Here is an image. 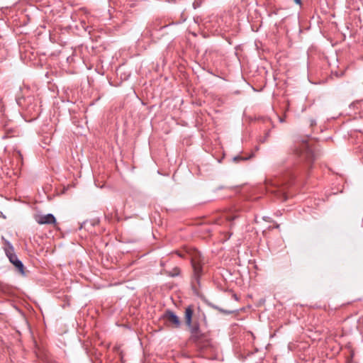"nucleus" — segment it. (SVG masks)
<instances>
[{"label": "nucleus", "instance_id": "39448f33", "mask_svg": "<svg viewBox=\"0 0 363 363\" xmlns=\"http://www.w3.org/2000/svg\"><path fill=\"white\" fill-rule=\"evenodd\" d=\"M163 318L169 324L172 325L175 328H180L182 325L179 318L170 310L165 311Z\"/></svg>", "mask_w": 363, "mask_h": 363}, {"label": "nucleus", "instance_id": "6e6552de", "mask_svg": "<svg viewBox=\"0 0 363 363\" xmlns=\"http://www.w3.org/2000/svg\"><path fill=\"white\" fill-rule=\"evenodd\" d=\"M308 123H309L310 127H311V128L315 127L317 124L316 121L313 118L309 119Z\"/></svg>", "mask_w": 363, "mask_h": 363}, {"label": "nucleus", "instance_id": "9d476101", "mask_svg": "<svg viewBox=\"0 0 363 363\" xmlns=\"http://www.w3.org/2000/svg\"><path fill=\"white\" fill-rule=\"evenodd\" d=\"M294 2L298 5H301V0H294Z\"/></svg>", "mask_w": 363, "mask_h": 363}, {"label": "nucleus", "instance_id": "1a4fd4ad", "mask_svg": "<svg viewBox=\"0 0 363 363\" xmlns=\"http://www.w3.org/2000/svg\"><path fill=\"white\" fill-rule=\"evenodd\" d=\"M248 158L247 157H242L240 156H236L233 158L234 161H240V160H247Z\"/></svg>", "mask_w": 363, "mask_h": 363}, {"label": "nucleus", "instance_id": "2eb2a0df", "mask_svg": "<svg viewBox=\"0 0 363 363\" xmlns=\"http://www.w3.org/2000/svg\"><path fill=\"white\" fill-rule=\"evenodd\" d=\"M362 107H363V104H362Z\"/></svg>", "mask_w": 363, "mask_h": 363}, {"label": "nucleus", "instance_id": "7ed1b4c3", "mask_svg": "<svg viewBox=\"0 0 363 363\" xmlns=\"http://www.w3.org/2000/svg\"><path fill=\"white\" fill-rule=\"evenodd\" d=\"M2 240L5 245V246L4 247L5 254L6 257L9 258L10 262L13 264L18 272L21 276L26 277L27 274L25 270V267L23 262L17 257V255L14 252L13 246L9 240H6L4 237H2Z\"/></svg>", "mask_w": 363, "mask_h": 363}, {"label": "nucleus", "instance_id": "ddd939ff", "mask_svg": "<svg viewBox=\"0 0 363 363\" xmlns=\"http://www.w3.org/2000/svg\"><path fill=\"white\" fill-rule=\"evenodd\" d=\"M269 135V132H268L267 134H266V138H267Z\"/></svg>", "mask_w": 363, "mask_h": 363}, {"label": "nucleus", "instance_id": "f257e3e1", "mask_svg": "<svg viewBox=\"0 0 363 363\" xmlns=\"http://www.w3.org/2000/svg\"><path fill=\"white\" fill-rule=\"evenodd\" d=\"M317 155L308 144L303 143L299 148H294L289 156L291 160L286 167V173L282 177H276L266 184L267 191L281 201L288 198L286 189L296 176L311 168Z\"/></svg>", "mask_w": 363, "mask_h": 363}, {"label": "nucleus", "instance_id": "20e7f679", "mask_svg": "<svg viewBox=\"0 0 363 363\" xmlns=\"http://www.w3.org/2000/svg\"><path fill=\"white\" fill-rule=\"evenodd\" d=\"M191 262L194 272V277L195 280L199 282L203 274V265L204 262L201 255L196 254L191 258Z\"/></svg>", "mask_w": 363, "mask_h": 363}, {"label": "nucleus", "instance_id": "9b49d317", "mask_svg": "<svg viewBox=\"0 0 363 363\" xmlns=\"http://www.w3.org/2000/svg\"><path fill=\"white\" fill-rule=\"evenodd\" d=\"M235 218H236V216H234V217H228V220H234Z\"/></svg>", "mask_w": 363, "mask_h": 363}, {"label": "nucleus", "instance_id": "f03ea898", "mask_svg": "<svg viewBox=\"0 0 363 363\" xmlns=\"http://www.w3.org/2000/svg\"><path fill=\"white\" fill-rule=\"evenodd\" d=\"M194 306L190 305L185 309L184 319L186 326L190 332V341L200 344L202 342L208 340V334L203 332L200 327V323L196 320H193Z\"/></svg>", "mask_w": 363, "mask_h": 363}, {"label": "nucleus", "instance_id": "f8f14e48", "mask_svg": "<svg viewBox=\"0 0 363 363\" xmlns=\"http://www.w3.org/2000/svg\"><path fill=\"white\" fill-rule=\"evenodd\" d=\"M285 162H286V161H285V160H282V161H281V162L279 163V164H284Z\"/></svg>", "mask_w": 363, "mask_h": 363}, {"label": "nucleus", "instance_id": "4468645a", "mask_svg": "<svg viewBox=\"0 0 363 363\" xmlns=\"http://www.w3.org/2000/svg\"><path fill=\"white\" fill-rule=\"evenodd\" d=\"M222 311L224 312L225 313H229V312L225 311L223 310H222Z\"/></svg>", "mask_w": 363, "mask_h": 363}, {"label": "nucleus", "instance_id": "0eeeda50", "mask_svg": "<svg viewBox=\"0 0 363 363\" xmlns=\"http://www.w3.org/2000/svg\"><path fill=\"white\" fill-rule=\"evenodd\" d=\"M167 274L169 277H174L180 274V269L177 267L173 268L171 271L167 272Z\"/></svg>", "mask_w": 363, "mask_h": 363}, {"label": "nucleus", "instance_id": "423d86ee", "mask_svg": "<svg viewBox=\"0 0 363 363\" xmlns=\"http://www.w3.org/2000/svg\"><path fill=\"white\" fill-rule=\"evenodd\" d=\"M35 221L40 225L55 224V217L52 213L38 215L35 216Z\"/></svg>", "mask_w": 363, "mask_h": 363}]
</instances>
